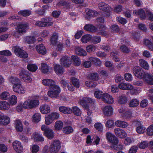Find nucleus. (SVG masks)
Listing matches in <instances>:
<instances>
[{"mask_svg":"<svg viewBox=\"0 0 153 153\" xmlns=\"http://www.w3.org/2000/svg\"><path fill=\"white\" fill-rule=\"evenodd\" d=\"M72 112L75 115L80 116L81 114V111L77 106H74L72 107Z\"/></svg>","mask_w":153,"mask_h":153,"instance_id":"c03bdc74","label":"nucleus"},{"mask_svg":"<svg viewBox=\"0 0 153 153\" xmlns=\"http://www.w3.org/2000/svg\"><path fill=\"white\" fill-rule=\"evenodd\" d=\"M124 77L125 79L128 82H131L133 79L132 75L129 73H126L124 74Z\"/></svg>","mask_w":153,"mask_h":153,"instance_id":"e2e57ef3","label":"nucleus"},{"mask_svg":"<svg viewBox=\"0 0 153 153\" xmlns=\"http://www.w3.org/2000/svg\"><path fill=\"white\" fill-rule=\"evenodd\" d=\"M96 48L97 47L96 46L91 45L86 47V50L88 52L91 53L95 51Z\"/></svg>","mask_w":153,"mask_h":153,"instance_id":"13d9d810","label":"nucleus"},{"mask_svg":"<svg viewBox=\"0 0 153 153\" xmlns=\"http://www.w3.org/2000/svg\"><path fill=\"white\" fill-rule=\"evenodd\" d=\"M10 95L7 91H4L0 94V98L3 100H6L8 99Z\"/></svg>","mask_w":153,"mask_h":153,"instance_id":"a18cd8bd","label":"nucleus"},{"mask_svg":"<svg viewBox=\"0 0 153 153\" xmlns=\"http://www.w3.org/2000/svg\"><path fill=\"white\" fill-rule=\"evenodd\" d=\"M41 115L39 113H36L32 117V120L33 122L38 123L40 120Z\"/></svg>","mask_w":153,"mask_h":153,"instance_id":"de8ad7c7","label":"nucleus"},{"mask_svg":"<svg viewBox=\"0 0 153 153\" xmlns=\"http://www.w3.org/2000/svg\"><path fill=\"white\" fill-rule=\"evenodd\" d=\"M10 122V118L7 116H4L0 119V124L3 125H7Z\"/></svg>","mask_w":153,"mask_h":153,"instance_id":"c9c22d12","label":"nucleus"},{"mask_svg":"<svg viewBox=\"0 0 153 153\" xmlns=\"http://www.w3.org/2000/svg\"><path fill=\"white\" fill-rule=\"evenodd\" d=\"M32 138L35 141L42 142L44 140V138L42 135L37 132H35L33 134Z\"/></svg>","mask_w":153,"mask_h":153,"instance_id":"b1692460","label":"nucleus"},{"mask_svg":"<svg viewBox=\"0 0 153 153\" xmlns=\"http://www.w3.org/2000/svg\"><path fill=\"white\" fill-rule=\"evenodd\" d=\"M10 108V105L6 101H0V109L2 110H6Z\"/></svg>","mask_w":153,"mask_h":153,"instance_id":"473e14b6","label":"nucleus"},{"mask_svg":"<svg viewBox=\"0 0 153 153\" xmlns=\"http://www.w3.org/2000/svg\"><path fill=\"white\" fill-rule=\"evenodd\" d=\"M140 65L144 69L148 70L149 68V66L147 62L143 59L139 60Z\"/></svg>","mask_w":153,"mask_h":153,"instance_id":"ea45409f","label":"nucleus"},{"mask_svg":"<svg viewBox=\"0 0 153 153\" xmlns=\"http://www.w3.org/2000/svg\"><path fill=\"white\" fill-rule=\"evenodd\" d=\"M147 134L150 136L153 135V124L150 125L147 129Z\"/></svg>","mask_w":153,"mask_h":153,"instance_id":"0e129e2a","label":"nucleus"},{"mask_svg":"<svg viewBox=\"0 0 153 153\" xmlns=\"http://www.w3.org/2000/svg\"><path fill=\"white\" fill-rule=\"evenodd\" d=\"M114 124L115 123H114L113 120H109L107 121L105 124V126L106 127L111 128L114 126Z\"/></svg>","mask_w":153,"mask_h":153,"instance_id":"774afa93","label":"nucleus"},{"mask_svg":"<svg viewBox=\"0 0 153 153\" xmlns=\"http://www.w3.org/2000/svg\"><path fill=\"white\" fill-rule=\"evenodd\" d=\"M54 69L56 73L59 75H62L64 72V70L63 67L59 65H54Z\"/></svg>","mask_w":153,"mask_h":153,"instance_id":"5701e85b","label":"nucleus"},{"mask_svg":"<svg viewBox=\"0 0 153 153\" xmlns=\"http://www.w3.org/2000/svg\"><path fill=\"white\" fill-rule=\"evenodd\" d=\"M102 110L104 115L108 116L112 115L113 109L111 105H108L105 106Z\"/></svg>","mask_w":153,"mask_h":153,"instance_id":"dca6fc26","label":"nucleus"},{"mask_svg":"<svg viewBox=\"0 0 153 153\" xmlns=\"http://www.w3.org/2000/svg\"><path fill=\"white\" fill-rule=\"evenodd\" d=\"M144 44L147 46L150 50L153 51V43L148 39H145L144 41Z\"/></svg>","mask_w":153,"mask_h":153,"instance_id":"5fc2aeb1","label":"nucleus"},{"mask_svg":"<svg viewBox=\"0 0 153 153\" xmlns=\"http://www.w3.org/2000/svg\"><path fill=\"white\" fill-rule=\"evenodd\" d=\"M53 24L52 19L49 17L42 18L41 21H37L35 23V25L38 27H44L51 26Z\"/></svg>","mask_w":153,"mask_h":153,"instance_id":"20e7f679","label":"nucleus"},{"mask_svg":"<svg viewBox=\"0 0 153 153\" xmlns=\"http://www.w3.org/2000/svg\"><path fill=\"white\" fill-rule=\"evenodd\" d=\"M41 130L44 131V135L49 139H52L54 137V132L53 130L45 125H42Z\"/></svg>","mask_w":153,"mask_h":153,"instance_id":"423d86ee","label":"nucleus"},{"mask_svg":"<svg viewBox=\"0 0 153 153\" xmlns=\"http://www.w3.org/2000/svg\"><path fill=\"white\" fill-rule=\"evenodd\" d=\"M63 131L64 133L68 134L72 133L74 131V129L71 126H66L63 128Z\"/></svg>","mask_w":153,"mask_h":153,"instance_id":"79ce46f5","label":"nucleus"},{"mask_svg":"<svg viewBox=\"0 0 153 153\" xmlns=\"http://www.w3.org/2000/svg\"><path fill=\"white\" fill-rule=\"evenodd\" d=\"M58 38V34L56 33H54L51 39V43L53 45H56L57 42Z\"/></svg>","mask_w":153,"mask_h":153,"instance_id":"8fccbe9b","label":"nucleus"},{"mask_svg":"<svg viewBox=\"0 0 153 153\" xmlns=\"http://www.w3.org/2000/svg\"><path fill=\"white\" fill-rule=\"evenodd\" d=\"M94 127L98 131L101 132L103 130V126L100 123H97L95 124Z\"/></svg>","mask_w":153,"mask_h":153,"instance_id":"69168bd1","label":"nucleus"},{"mask_svg":"<svg viewBox=\"0 0 153 153\" xmlns=\"http://www.w3.org/2000/svg\"><path fill=\"white\" fill-rule=\"evenodd\" d=\"M118 53L117 52H112L110 53V55L111 56H113V59L116 62H117L120 61L118 57L117 56Z\"/></svg>","mask_w":153,"mask_h":153,"instance_id":"680f3d73","label":"nucleus"},{"mask_svg":"<svg viewBox=\"0 0 153 153\" xmlns=\"http://www.w3.org/2000/svg\"><path fill=\"white\" fill-rule=\"evenodd\" d=\"M133 72L137 77L142 79L143 78L145 81L148 84L153 85V78L151 75L146 73L143 70L139 67H135L133 68Z\"/></svg>","mask_w":153,"mask_h":153,"instance_id":"f257e3e1","label":"nucleus"},{"mask_svg":"<svg viewBox=\"0 0 153 153\" xmlns=\"http://www.w3.org/2000/svg\"><path fill=\"white\" fill-rule=\"evenodd\" d=\"M134 141V139L132 137L126 138L124 141V143L126 146L130 145Z\"/></svg>","mask_w":153,"mask_h":153,"instance_id":"bf43d9fd","label":"nucleus"},{"mask_svg":"<svg viewBox=\"0 0 153 153\" xmlns=\"http://www.w3.org/2000/svg\"><path fill=\"white\" fill-rule=\"evenodd\" d=\"M12 48L15 54L19 57L24 58H26L28 57L27 53L17 45L13 46Z\"/></svg>","mask_w":153,"mask_h":153,"instance_id":"39448f33","label":"nucleus"},{"mask_svg":"<svg viewBox=\"0 0 153 153\" xmlns=\"http://www.w3.org/2000/svg\"><path fill=\"white\" fill-rule=\"evenodd\" d=\"M80 103L81 105L86 109L88 108V106L86 104V102L91 104H94L95 100L93 99L90 98L83 97L82 100H80Z\"/></svg>","mask_w":153,"mask_h":153,"instance_id":"ddd939ff","label":"nucleus"},{"mask_svg":"<svg viewBox=\"0 0 153 153\" xmlns=\"http://www.w3.org/2000/svg\"><path fill=\"white\" fill-rule=\"evenodd\" d=\"M139 101L137 99H133L131 100L129 103V106L131 107H135L139 105Z\"/></svg>","mask_w":153,"mask_h":153,"instance_id":"6e6d98bb","label":"nucleus"},{"mask_svg":"<svg viewBox=\"0 0 153 153\" xmlns=\"http://www.w3.org/2000/svg\"><path fill=\"white\" fill-rule=\"evenodd\" d=\"M89 60L94 64L95 65L100 66L102 64V62L100 59L97 58L91 57L89 58Z\"/></svg>","mask_w":153,"mask_h":153,"instance_id":"72a5a7b5","label":"nucleus"},{"mask_svg":"<svg viewBox=\"0 0 153 153\" xmlns=\"http://www.w3.org/2000/svg\"><path fill=\"white\" fill-rule=\"evenodd\" d=\"M40 112L42 114H47L50 111V108L49 106L46 104H43L41 105L39 108Z\"/></svg>","mask_w":153,"mask_h":153,"instance_id":"c85d7f7f","label":"nucleus"},{"mask_svg":"<svg viewBox=\"0 0 153 153\" xmlns=\"http://www.w3.org/2000/svg\"><path fill=\"white\" fill-rule=\"evenodd\" d=\"M60 91V87L57 85H55L48 92V95L51 98H56L58 96Z\"/></svg>","mask_w":153,"mask_h":153,"instance_id":"6e6552de","label":"nucleus"},{"mask_svg":"<svg viewBox=\"0 0 153 153\" xmlns=\"http://www.w3.org/2000/svg\"><path fill=\"white\" fill-rule=\"evenodd\" d=\"M41 70L44 74H49L50 73V67L45 63H42L41 65Z\"/></svg>","mask_w":153,"mask_h":153,"instance_id":"f704fd0d","label":"nucleus"},{"mask_svg":"<svg viewBox=\"0 0 153 153\" xmlns=\"http://www.w3.org/2000/svg\"><path fill=\"white\" fill-rule=\"evenodd\" d=\"M61 143L59 140H55L52 142L50 146V153H57L60 149Z\"/></svg>","mask_w":153,"mask_h":153,"instance_id":"0eeeda50","label":"nucleus"},{"mask_svg":"<svg viewBox=\"0 0 153 153\" xmlns=\"http://www.w3.org/2000/svg\"><path fill=\"white\" fill-rule=\"evenodd\" d=\"M104 94L101 91H97L95 92L94 96L97 99H102Z\"/></svg>","mask_w":153,"mask_h":153,"instance_id":"4d7b16f0","label":"nucleus"},{"mask_svg":"<svg viewBox=\"0 0 153 153\" xmlns=\"http://www.w3.org/2000/svg\"><path fill=\"white\" fill-rule=\"evenodd\" d=\"M84 29L86 31H88L92 32H94L97 31V28L93 25L90 24L86 25L84 27Z\"/></svg>","mask_w":153,"mask_h":153,"instance_id":"7c9ffc66","label":"nucleus"},{"mask_svg":"<svg viewBox=\"0 0 153 153\" xmlns=\"http://www.w3.org/2000/svg\"><path fill=\"white\" fill-rule=\"evenodd\" d=\"M9 102L12 105H15L17 102V97L14 95H12L9 99Z\"/></svg>","mask_w":153,"mask_h":153,"instance_id":"052dcab7","label":"nucleus"},{"mask_svg":"<svg viewBox=\"0 0 153 153\" xmlns=\"http://www.w3.org/2000/svg\"><path fill=\"white\" fill-rule=\"evenodd\" d=\"M114 132L117 137L121 138H124L127 136L126 133L125 131L119 128H115Z\"/></svg>","mask_w":153,"mask_h":153,"instance_id":"4468645a","label":"nucleus"},{"mask_svg":"<svg viewBox=\"0 0 153 153\" xmlns=\"http://www.w3.org/2000/svg\"><path fill=\"white\" fill-rule=\"evenodd\" d=\"M59 109L60 112L65 114H70L72 112L71 109L64 106H60Z\"/></svg>","mask_w":153,"mask_h":153,"instance_id":"2f4dec72","label":"nucleus"},{"mask_svg":"<svg viewBox=\"0 0 153 153\" xmlns=\"http://www.w3.org/2000/svg\"><path fill=\"white\" fill-rule=\"evenodd\" d=\"M72 84L76 88H78L79 87V80L74 77H72L71 79Z\"/></svg>","mask_w":153,"mask_h":153,"instance_id":"603ef678","label":"nucleus"},{"mask_svg":"<svg viewBox=\"0 0 153 153\" xmlns=\"http://www.w3.org/2000/svg\"><path fill=\"white\" fill-rule=\"evenodd\" d=\"M28 25L27 23H21L18 26V32L20 33H25L26 30L28 28Z\"/></svg>","mask_w":153,"mask_h":153,"instance_id":"4be33fe9","label":"nucleus"},{"mask_svg":"<svg viewBox=\"0 0 153 153\" xmlns=\"http://www.w3.org/2000/svg\"><path fill=\"white\" fill-rule=\"evenodd\" d=\"M24 40L26 42L30 44L33 43L35 39L33 36H27L24 38Z\"/></svg>","mask_w":153,"mask_h":153,"instance_id":"49530a36","label":"nucleus"},{"mask_svg":"<svg viewBox=\"0 0 153 153\" xmlns=\"http://www.w3.org/2000/svg\"><path fill=\"white\" fill-rule=\"evenodd\" d=\"M60 61L61 64L66 67H69L71 64V59L67 56H63L60 59Z\"/></svg>","mask_w":153,"mask_h":153,"instance_id":"f3484780","label":"nucleus"},{"mask_svg":"<svg viewBox=\"0 0 153 153\" xmlns=\"http://www.w3.org/2000/svg\"><path fill=\"white\" fill-rule=\"evenodd\" d=\"M14 125L15 129L17 131L21 132L23 130V127L22 122L19 120H17L15 121Z\"/></svg>","mask_w":153,"mask_h":153,"instance_id":"a878e982","label":"nucleus"},{"mask_svg":"<svg viewBox=\"0 0 153 153\" xmlns=\"http://www.w3.org/2000/svg\"><path fill=\"white\" fill-rule=\"evenodd\" d=\"M8 79L10 82L14 85L17 84L20 82V79L17 77L13 76H9Z\"/></svg>","mask_w":153,"mask_h":153,"instance_id":"e433bc0d","label":"nucleus"},{"mask_svg":"<svg viewBox=\"0 0 153 153\" xmlns=\"http://www.w3.org/2000/svg\"><path fill=\"white\" fill-rule=\"evenodd\" d=\"M135 124L136 126H137L136 128V130L138 133L142 134L145 131L146 128L143 125H141L140 122L137 121L136 122Z\"/></svg>","mask_w":153,"mask_h":153,"instance_id":"a211bd4d","label":"nucleus"},{"mask_svg":"<svg viewBox=\"0 0 153 153\" xmlns=\"http://www.w3.org/2000/svg\"><path fill=\"white\" fill-rule=\"evenodd\" d=\"M39 148L38 145L33 144L30 146V150L32 153H36L39 150Z\"/></svg>","mask_w":153,"mask_h":153,"instance_id":"37998d69","label":"nucleus"},{"mask_svg":"<svg viewBox=\"0 0 153 153\" xmlns=\"http://www.w3.org/2000/svg\"><path fill=\"white\" fill-rule=\"evenodd\" d=\"M12 88L14 92L20 94H23L26 92L25 87L21 84V82L13 85Z\"/></svg>","mask_w":153,"mask_h":153,"instance_id":"1a4fd4ad","label":"nucleus"},{"mask_svg":"<svg viewBox=\"0 0 153 153\" xmlns=\"http://www.w3.org/2000/svg\"><path fill=\"white\" fill-rule=\"evenodd\" d=\"M27 69L30 71L35 72L38 69L37 66L34 64H30L27 65Z\"/></svg>","mask_w":153,"mask_h":153,"instance_id":"3c124183","label":"nucleus"},{"mask_svg":"<svg viewBox=\"0 0 153 153\" xmlns=\"http://www.w3.org/2000/svg\"><path fill=\"white\" fill-rule=\"evenodd\" d=\"M105 102L108 104H112L114 102L113 97L107 93H105L102 99Z\"/></svg>","mask_w":153,"mask_h":153,"instance_id":"2eb2a0df","label":"nucleus"},{"mask_svg":"<svg viewBox=\"0 0 153 153\" xmlns=\"http://www.w3.org/2000/svg\"><path fill=\"white\" fill-rule=\"evenodd\" d=\"M118 86L119 88L124 90H131L133 88V85L128 83L122 82Z\"/></svg>","mask_w":153,"mask_h":153,"instance_id":"aec40b11","label":"nucleus"},{"mask_svg":"<svg viewBox=\"0 0 153 153\" xmlns=\"http://www.w3.org/2000/svg\"><path fill=\"white\" fill-rule=\"evenodd\" d=\"M75 51L76 53L79 56H85L87 55L86 51L79 46L76 47Z\"/></svg>","mask_w":153,"mask_h":153,"instance_id":"bb28decb","label":"nucleus"},{"mask_svg":"<svg viewBox=\"0 0 153 153\" xmlns=\"http://www.w3.org/2000/svg\"><path fill=\"white\" fill-rule=\"evenodd\" d=\"M19 76L21 78L26 82L30 83L32 81V78L27 71L21 72L19 74Z\"/></svg>","mask_w":153,"mask_h":153,"instance_id":"9b49d317","label":"nucleus"},{"mask_svg":"<svg viewBox=\"0 0 153 153\" xmlns=\"http://www.w3.org/2000/svg\"><path fill=\"white\" fill-rule=\"evenodd\" d=\"M92 38L91 36L89 34H86L83 36L81 39V42L83 43H86L90 40Z\"/></svg>","mask_w":153,"mask_h":153,"instance_id":"58836bf2","label":"nucleus"},{"mask_svg":"<svg viewBox=\"0 0 153 153\" xmlns=\"http://www.w3.org/2000/svg\"><path fill=\"white\" fill-rule=\"evenodd\" d=\"M115 125L117 127L125 128L128 126V123L126 121L121 120H118L115 122Z\"/></svg>","mask_w":153,"mask_h":153,"instance_id":"393cba45","label":"nucleus"},{"mask_svg":"<svg viewBox=\"0 0 153 153\" xmlns=\"http://www.w3.org/2000/svg\"><path fill=\"white\" fill-rule=\"evenodd\" d=\"M13 149L17 153H22L23 148L21 143L19 141L16 140L12 143Z\"/></svg>","mask_w":153,"mask_h":153,"instance_id":"9d476101","label":"nucleus"},{"mask_svg":"<svg viewBox=\"0 0 153 153\" xmlns=\"http://www.w3.org/2000/svg\"><path fill=\"white\" fill-rule=\"evenodd\" d=\"M42 83L45 85L48 86H53L55 85V82L52 79H44L42 80Z\"/></svg>","mask_w":153,"mask_h":153,"instance_id":"cd10ccee","label":"nucleus"},{"mask_svg":"<svg viewBox=\"0 0 153 153\" xmlns=\"http://www.w3.org/2000/svg\"><path fill=\"white\" fill-rule=\"evenodd\" d=\"M63 126V123L61 121H57L55 123L54 129L56 131H59L62 129Z\"/></svg>","mask_w":153,"mask_h":153,"instance_id":"4c0bfd02","label":"nucleus"},{"mask_svg":"<svg viewBox=\"0 0 153 153\" xmlns=\"http://www.w3.org/2000/svg\"><path fill=\"white\" fill-rule=\"evenodd\" d=\"M36 49L37 51L42 54H45L46 53L45 46L43 44H40L36 46Z\"/></svg>","mask_w":153,"mask_h":153,"instance_id":"c756f323","label":"nucleus"},{"mask_svg":"<svg viewBox=\"0 0 153 153\" xmlns=\"http://www.w3.org/2000/svg\"><path fill=\"white\" fill-rule=\"evenodd\" d=\"M98 33L100 35L107 37L109 36V32L107 29V28L105 25H101L99 28V30H97Z\"/></svg>","mask_w":153,"mask_h":153,"instance_id":"f8f14e48","label":"nucleus"},{"mask_svg":"<svg viewBox=\"0 0 153 153\" xmlns=\"http://www.w3.org/2000/svg\"><path fill=\"white\" fill-rule=\"evenodd\" d=\"M133 14L136 16H139L141 19H144L146 17L145 12L142 9L134 10Z\"/></svg>","mask_w":153,"mask_h":153,"instance_id":"6ab92c4d","label":"nucleus"},{"mask_svg":"<svg viewBox=\"0 0 153 153\" xmlns=\"http://www.w3.org/2000/svg\"><path fill=\"white\" fill-rule=\"evenodd\" d=\"M98 6L99 9L104 11L103 15L104 17H109L110 15L111 8L108 4L104 2L100 3Z\"/></svg>","mask_w":153,"mask_h":153,"instance_id":"7ed1b4c3","label":"nucleus"},{"mask_svg":"<svg viewBox=\"0 0 153 153\" xmlns=\"http://www.w3.org/2000/svg\"><path fill=\"white\" fill-rule=\"evenodd\" d=\"M127 99L124 95L119 96L118 98V102L120 104H124L127 102Z\"/></svg>","mask_w":153,"mask_h":153,"instance_id":"864d4df0","label":"nucleus"},{"mask_svg":"<svg viewBox=\"0 0 153 153\" xmlns=\"http://www.w3.org/2000/svg\"><path fill=\"white\" fill-rule=\"evenodd\" d=\"M39 104V100L36 99H28L23 103L22 107L26 109H31L37 107Z\"/></svg>","mask_w":153,"mask_h":153,"instance_id":"f03ea898","label":"nucleus"},{"mask_svg":"<svg viewBox=\"0 0 153 153\" xmlns=\"http://www.w3.org/2000/svg\"><path fill=\"white\" fill-rule=\"evenodd\" d=\"M91 42L94 44H97L100 42L101 39L100 36H94L92 37Z\"/></svg>","mask_w":153,"mask_h":153,"instance_id":"338daca9","label":"nucleus"},{"mask_svg":"<svg viewBox=\"0 0 153 153\" xmlns=\"http://www.w3.org/2000/svg\"><path fill=\"white\" fill-rule=\"evenodd\" d=\"M18 13L19 15L26 17L30 15L31 12L28 10H23L19 11Z\"/></svg>","mask_w":153,"mask_h":153,"instance_id":"09e8293b","label":"nucleus"},{"mask_svg":"<svg viewBox=\"0 0 153 153\" xmlns=\"http://www.w3.org/2000/svg\"><path fill=\"white\" fill-rule=\"evenodd\" d=\"M85 12L86 13V18L88 19H90V18L91 17L97 16L98 14V12L97 11L88 8L86 9Z\"/></svg>","mask_w":153,"mask_h":153,"instance_id":"412c9836","label":"nucleus"},{"mask_svg":"<svg viewBox=\"0 0 153 153\" xmlns=\"http://www.w3.org/2000/svg\"><path fill=\"white\" fill-rule=\"evenodd\" d=\"M71 58L74 61V63L75 65L79 66L81 64V61L79 58L76 56H72Z\"/></svg>","mask_w":153,"mask_h":153,"instance_id":"a19ab883","label":"nucleus"}]
</instances>
